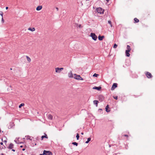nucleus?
I'll return each mask as SVG.
<instances>
[{
  "mask_svg": "<svg viewBox=\"0 0 155 155\" xmlns=\"http://www.w3.org/2000/svg\"><path fill=\"white\" fill-rule=\"evenodd\" d=\"M74 78L77 80H83V79L82 78L80 75H77L76 74H74Z\"/></svg>",
  "mask_w": 155,
  "mask_h": 155,
  "instance_id": "f257e3e1",
  "label": "nucleus"
},
{
  "mask_svg": "<svg viewBox=\"0 0 155 155\" xmlns=\"http://www.w3.org/2000/svg\"><path fill=\"white\" fill-rule=\"evenodd\" d=\"M90 36H91L94 40L96 41L97 40V37L95 34L91 33Z\"/></svg>",
  "mask_w": 155,
  "mask_h": 155,
  "instance_id": "f03ea898",
  "label": "nucleus"
},
{
  "mask_svg": "<svg viewBox=\"0 0 155 155\" xmlns=\"http://www.w3.org/2000/svg\"><path fill=\"white\" fill-rule=\"evenodd\" d=\"M63 69L64 68H55V72L60 73Z\"/></svg>",
  "mask_w": 155,
  "mask_h": 155,
  "instance_id": "7ed1b4c3",
  "label": "nucleus"
},
{
  "mask_svg": "<svg viewBox=\"0 0 155 155\" xmlns=\"http://www.w3.org/2000/svg\"><path fill=\"white\" fill-rule=\"evenodd\" d=\"M104 11V10L101 8H97V12L100 14H103Z\"/></svg>",
  "mask_w": 155,
  "mask_h": 155,
  "instance_id": "20e7f679",
  "label": "nucleus"
},
{
  "mask_svg": "<svg viewBox=\"0 0 155 155\" xmlns=\"http://www.w3.org/2000/svg\"><path fill=\"white\" fill-rule=\"evenodd\" d=\"M43 154L45 155H52V153L49 151L44 150Z\"/></svg>",
  "mask_w": 155,
  "mask_h": 155,
  "instance_id": "39448f33",
  "label": "nucleus"
},
{
  "mask_svg": "<svg viewBox=\"0 0 155 155\" xmlns=\"http://www.w3.org/2000/svg\"><path fill=\"white\" fill-rule=\"evenodd\" d=\"M117 87V84H116V83L113 84L112 86V87L111 88V90H114V89H115L116 87Z\"/></svg>",
  "mask_w": 155,
  "mask_h": 155,
  "instance_id": "423d86ee",
  "label": "nucleus"
},
{
  "mask_svg": "<svg viewBox=\"0 0 155 155\" xmlns=\"http://www.w3.org/2000/svg\"><path fill=\"white\" fill-rule=\"evenodd\" d=\"M68 76L70 78H72L74 77L73 75V73L71 71H70L68 73Z\"/></svg>",
  "mask_w": 155,
  "mask_h": 155,
  "instance_id": "0eeeda50",
  "label": "nucleus"
},
{
  "mask_svg": "<svg viewBox=\"0 0 155 155\" xmlns=\"http://www.w3.org/2000/svg\"><path fill=\"white\" fill-rule=\"evenodd\" d=\"M146 75L148 78H150L152 77V75L149 72H147V73Z\"/></svg>",
  "mask_w": 155,
  "mask_h": 155,
  "instance_id": "6e6552de",
  "label": "nucleus"
},
{
  "mask_svg": "<svg viewBox=\"0 0 155 155\" xmlns=\"http://www.w3.org/2000/svg\"><path fill=\"white\" fill-rule=\"evenodd\" d=\"M42 6H39L37 7L36 10L37 11H40L42 9Z\"/></svg>",
  "mask_w": 155,
  "mask_h": 155,
  "instance_id": "1a4fd4ad",
  "label": "nucleus"
},
{
  "mask_svg": "<svg viewBox=\"0 0 155 155\" xmlns=\"http://www.w3.org/2000/svg\"><path fill=\"white\" fill-rule=\"evenodd\" d=\"M101 88V87H94L93 88V89H96L97 90H100Z\"/></svg>",
  "mask_w": 155,
  "mask_h": 155,
  "instance_id": "9d476101",
  "label": "nucleus"
},
{
  "mask_svg": "<svg viewBox=\"0 0 155 155\" xmlns=\"http://www.w3.org/2000/svg\"><path fill=\"white\" fill-rule=\"evenodd\" d=\"M48 117L49 119L52 120L53 119V116L50 114H48Z\"/></svg>",
  "mask_w": 155,
  "mask_h": 155,
  "instance_id": "9b49d317",
  "label": "nucleus"
},
{
  "mask_svg": "<svg viewBox=\"0 0 155 155\" xmlns=\"http://www.w3.org/2000/svg\"><path fill=\"white\" fill-rule=\"evenodd\" d=\"M127 50L126 51H130L131 50V48H130V47L129 45H127Z\"/></svg>",
  "mask_w": 155,
  "mask_h": 155,
  "instance_id": "f8f14e48",
  "label": "nucleus"
},
{
  "mask_svg": "<svg viewBox=\"0 0 155 155\" xmlns=\"http://www.w3.org/2000/svg\"><path fill=\"white\" fill-rule=\"evenodd\" d=\"M130 51H126L125 53L126 54V56L129 57L130 56V54L129 53Z\"/></svg>",
  "mask_w": 155,
  "mask_h": 155,
  "instance_id": "ddd939ff",
  "label": "nucleus"
},
{
  "mask_svg": "<svg viewBox=\"0 0 155 155\" xmlns=\"http://www.w3.org/2000/svg\"><path fill=\"white\" fill-rule=\"evenodd\" d=\"M98 101L97 100H94L93 101L94 104L96 105V106H97V104L98 103Z\"/></svg>",
  "mask_w": 155,
  "mask_h": 155,
  "instance_id": "4468645a",
  "label": "nucleus"
},
{
  "mask_svg": "<svg viewBox=\"0 0 155 155\" xmlns=\"http://www.w3.org/2000/svg\"><path fill=\"white\" fill-rule=\"evenodd\" d=\"M28 29V30L31 31H35V28H29Z\"/></svg>",
  "mask_w": 155,
  "mask_h": 155,
  "instance_id": "2eb2a0df",
  "label": "nucleus"
},
{
  "mask_svg": "<svg viewBox=\"0 0 155 155\" xmlns=\"http://www.w3.org/2000/svg\"><path fill=\"white\" fill-rule=\"evenodd\" d=\"M104 36H100L98 37V39L100 41H101L103 40V38H104Z\"/></svg>",
  "mask_w": 155,
  "mask_h": 155,
  "instance_id": "dca6fc26",
  "label": "nucleus"
},
{
  "mask_svg": "<svg viewBox=\"0 0 155 155\" xmlns=\"http://www.w3.org/2000/svg\"><path fill=\"white\" fill-rule=\"evenodd\" d=\"M13 148V145L12 143H10L9 146V148L10 149H12Z\"/></svg>",
  "mask_w": 155,
  "mask_h": 155,
  "instance_id": "f3484780",
  "label": "nucleus"
},
{
  "mask_svg": "<svg viewBox=\"0 0 155 155\" xmlns=\"http://www.w3.org/2000/svg\"><path fill=\"white\" fill-rule=\"evenodd\" d=\"M109 108V107H108V105H107L106 107V108H105V109H106V111L107 112H109L110 110H109L108 109V108Z\"/></svg>",
  "mask_w": 155,
  "mask_h": 155,
  "instance_id": "a211bd4d",
  "label": "nucleus"
},
{
  "mask_svg": "<svg viewBox=\"0 0 155 155\" xmlns=\"http://www.w3.org/2000/svg\"><path fill=\"white\" fill-rule=\"evenodd\" d=\"M26 58H27V60L29 62H30L31 61V58L28 56H26Z\"/></svg>",
  "mask_w": 155,
  "mask_h": 155,
  "instance_id": "6ab92c4d",
  "label": "nucleus"
},
{
  "mask_svg": "<svg viewBox=\"0 0 155 155\" xmlns=\"http://www.w3.org/2000/svg\"><path fill=\"white\" fill-rule=\"evenodd\" d=\"M44 138H48V137L46 134H45V135L42 136H41V140H43Z\"/></svg>",
  "mask_w": 155,
  "mask_h": 155,
  "instance_id": "aec40b11",
  "label": "nucleus"
},
{
  "mask_svg": "<svg viewBox=\"0 0 155 155\" xmlns=\"http://www.w3.org/2000/svg\"><path fill=\"white\" fill-rule=\"evenodd\" d=\"M91 140V138H87V141H86L85 143H89V142Z\"/></svg>",
  "mask_w": 155,
  "mask_h": 155,
  "instance_id": "412c9836",
  "label": "nucleus"
},
{
  "mask_svg": "<svg viewBox=\"0 0 155 155\" xmlns=\"http://www.w3.org/2000/svg\"><path fill=\"white\" fill-rule=\"evenodd\" d=\"M134 21L136 23L138 22L139 21V20L137 19V18H134Z\"/></svg>",
  "mask_w": 155,
  "mask_h": 155,
  "instance_id": "4be33fe9",
  "label": "nucleus"
},
{
  "mask_svg": "<svg viewBox=\"0 0 155 155\" xmlns=\"http://www.w3.org/2000/svg\"><path fill=\"white\" fill-rule=\"evenodd\" d=\"M72 144H73L74 145H76V146H77L78 145V143L76 142H73L72 143Z\"/></svg>",
  "mask_w": 155,
  "mask_h": 155,
  "instance_id": "5701e85b",
  "label": "nucleus"
},
{
  "mask_svg": "<svg viewBox=\"0 0 155 155\" xmlns=\"http://www.w3.org/2000/svg\"><path fill=\"white\" fill-rule=\"evenodd\" d=\"M24 104L23 103H21L19 106V108H21L22 106H23Z\"/></svg>",
  "mask_w": 155,
  "mask_h": 155,
  "instance_id": "b1692460",
  "label": "nucleus"
},
{
  "mask_svg": "<svg viewBox=\"0 0 155 155\" xmlns=\"http://www.w3.org/2000/svg\"><path fill=\"white\" fill-rule=\"evenodd\" d=\"M76 137L77 138V140H78L79 138V134H77Z\"/></svg>",
  "mask_w": 155,
  "mask_h": 155,
  "instance_id": "393cba45",
  "label": "nucleus"
},
{
  "mask_svg": "<svg viewBox=\"0 0 155 155\" xmlns=\"http://www.w3.org/2000/svg\"><path fill=\"white\" fill-rule=\"evenodd\" d=\"M0 15L2 16V17H3V12H0Z\"/></svg>",
  "mask_w": 155,
  "mask_h": 155,
  "instance_id": "a878e982",
  "label": "nucleus"
},
{
  "mask_svg": "<svg viewBox=\"0 0 155 155\" xmlns=\"http://www.w3.org/2000/svg\"><path fill=\"white\" fill-rule=\"evenodd\" d=\"M77 26H76L78 28H81V25H77Z\"/></svg>",
  "mask_w": 155,
  "mask_h": 155,
  "instance_id": "bb28decb",
  "label": "nucleus"
},
{
  "mask_svg": "<svg viewBox=\"0 0 155 155\" xmlns=\"http://www.w3.org/2000/svg\"><path fill=\"white\" fill-rule=\"evenodd\" d=\"M97 76H98V74H96V73H95L94 74V75H93V77H97Z\"/></svg>",
  "mask_w": 155,
  "mask_h": 155,
  "instance_id": "cd10ccee",
  "label": "nucleus"
},
{
  "mask_svg": "<svg viewBox=\"0 0 155 155\" xmlns=\"http://www.w3.org/2000/svg\"><path fill=\"white\" fill-rule=\"evenodd\" d=\"M117 47V45L116 44H115L113 46L114 48H116Z\"/></svg>",
  "mask_w": 155,
  "mask_h": 155,
  "instance_id": "c85d7f7f",
  "label": "nucleus"
},
{
  "mask_svg": "<svg viewBox=\"0 0 155 155\" xmlns=\"http://www.w3.org/2000/svg\"><path fill=\"white\" fill-rule=\"evenodd\" d=\"M31 137L29 136H28L27 137V138L28 139H29V140H31V139L30 138Z\"/></svg>",
  "mask_w": 155,
  "mask_h": 155,
  "instance_id": "c756f323",
  "label": "nucleus"
},
{
  "mask_svg": "<svg viewBox=\"0 0 155 155\" xmlns=\"http://www.w3.org/2000/svg\"><path fill=\"white\" fill-rule=\"evenodd\" d=\"M2 23H4V20L3 19V17H2Z\"/></svg>",
  "mask_w": 155,
  "mask_h": 155,
  "instance_id": "7c9ffc66",
  "label": "nucleus"
},
{
  "mask_svg": "<svg viewBox=\"0 0 155 155\" xmlns=\"http://www.w3.org/2000/svg\"><path fill=\"white\" fill-rule=\"evenodd\" d=\"M114 99H115L116 100L117 99V96H116L115 97H114Z\"/></svg>",
  "mask_w": 155,
  "mask_h": 155,
  "instance_id": "2f4dec72",
  "label": "nucleus"
},
{
  "mask_svg": "<svg viewBox=\"0 0 155 155\" xmlns=\"http://www.w3.org/2000/svg\"><path fill=\"white\" fill-rule=\"evenodd\" d=\"M108 23L109 24H111V22L110 21H108Z\"/></svg>",
  "mask_w": 155,
  "mask_h": 155,
  "instance_id": "473e14b6",
  "label": "nucleus"
},
{
  "mask_svg": "<svg viewBox=\"0 0 155 155\" xmlns=\"http://www.w3.org/2000/svg\"><path fill=\"white\" fill-rule=\"evenodd\" d=\"M15 142H16V143H19L18 142V141H17V140H15Z\"/></svg>",
  "mask_w": 155,
  "mask_h": 155,
  "instance_id": "72a5a7b5",
  "label": "nucleus"
},
{
  "mask_svg": "<svg viewBox=\"0 0 155 155\" xmlns=\"http://www.w3.org/2000/svg\"><path fill=\"white\" fill-rule=\"evenodd\" d=\"M56 10L57 11H58V7H56Z\"/></svg>",
  "mask_w": 155,
  "mask_h": 155,
  "instance_id": "f704fd0d",
  "label": "nucleus"
},
{
  "mask_svg": "<svg viewBox=\"0 0 155 155\" xmlns=\"http://www.w3.org/2000/svg\"><path fill=\"white\" fill-rule=\"evenodd\" d=\"M3 144V143H2V142L0 143V145L1 144V145H2Z\"/></svg>",
  "mask_w": 155,
  "mask_h": 155,
  "instance_id": "c9c22d12",
  "label": "nucleus"
},
{
  "mask_svg": "<svg viewBox=\"0 0 155 155\" xmlns=\"http://www.w3.org/2000/svg\"><path fill=\"white\" fill-rule=\"evenodd\" d=\"M124 136L125 137H128V135H124Z\"/></svg>",
  "mask_w": 155,
  "mask_h": 155,
  "instance_id": "e433bc0d",
  "label": "nucleus"
},
{
  "mask_svg": "<svg viewBox=\"0 0 155 155\" xmlns=\"http://www.w3.org/2000/svg\"><path fill=\"white\" fill-rule=\"evenodd\" d=\"M8 7H6V9H7H7H8Z\"/></svg>",
  "mask_w": 155,
  "mask_h": 155,
  "instance_id": "4c0bfd02",
  "label": "nucleus"
},
{
  "mask_svg": "<svg viewBox=\"0 0 155 155\" xmlns=\"http://www.w3.org/2000/svg\"><path fill=\"white\" fill-rule=\"evenodd\" d=\"M25 150V148H23L22 149V150L23 151H24Z\"/></svg>",
  "mask_w": 155,
  "mask_h": 155,
  "instance_id": "58836bf2",
  "label": "nucleus"
},
{
  "mask_svg": "<svg viewBox=\"0 0 155 155\" xmlns=\"http://www.w3.org/2000/svg\"><path fill=\"white\" fill-rule=\"evenodd\" d=\"M110 25L111 27H112V24L111 23V24H110Z\"/></svg>",
  "mask_w": 155,
  "mask_h": 155,
  "instance_id": "ea45409f",
  "label": "nucleus"
},
{
  "mask_svg": "<svg viewBox=\"0 0 155 155\" xmlns=\"http://www.w3.org/2000/svg\"><path fill=\"white\" fill-rule=\"evenodd\" d=\"M12 151H15V150H14V149H12Z\"/></svg>",
  "mask_w": 155,
  "mask_h": 155,
  "instance_id": "a19ab883",
  "label": "nucleus"
},
{
  "mask_svg": "<svg viewBox=\"0 0 155 155\" xmlns=\"http://www.w3.org/2000/svg\"><path fill=\"white\" fill-rule=\"evenodd\" d=\"M107 2H108L109 0H106Z\"/></svg>",
  "mask_w": 155,
  "mask_h": 155,
  "instance_id": "79ce46f5",
  "label": "nucleus"
},
{
  "mask_svg": "<svg viewBox=\"0 0 155 155\" xmlns=\"http://www.w3.org/2000/svg\"><path fill=\"white\" fill-rule=\"evenodd\" d=\"M81 134L83 135V134H83V133L82 132V133H81Z\"/></svg>",
  "mask_w": 155,
  "mask_h": 155,
  "instance_id": "37998d69",
  "label": "nucleus"
},
{
  "mask_svg": "<svg viewBox=\"0 0 155 155\" xmlns=\"http://www.w3.org/2000/svg\"><path fill=\"white\" fill-rule=\"evenodd\" d=\"M20 147H23V146H21Z\"/></svg>",
  "mask_w": 155,
  "mask_h": 155,
  "instance_id": "c03bdc74",
  "label": "nucleus"
},
{
  "mask_svg": "<svg viewBox=\"0 0 155 155\" xmlns=\"http://www.w3.org/2000/svg\"><path fill=\"white\" fill-rule=\"evenodd\" d=\"M40 155H43V154H40Z\"/></svg>",
  "mask_w": 155,
  "mask_h": 155,
  "instance_id": "a18cd8bd",
  "label": "nucleus"
},
{
  "mask_svg": "<svg viewBox=\"0 0 155 155\" xmlns=\"http://www.w3.org/2000/svg\"><path fill=\"white\" fill-rule=\"evenodd\" d=\"M2 155H4L3 154V153H2Z\"/></svg>",
  "mask_w": 155,
  "mask_h": 155,
  "instance_id": "49530a36",
  "label": "nucleus"
}]
</instances>
